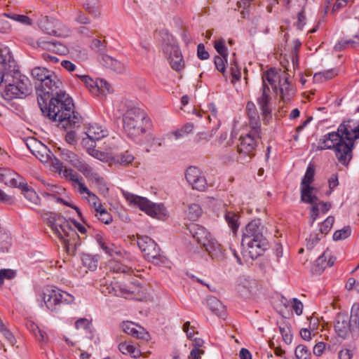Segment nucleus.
<instances>
[{
	"label": "nucleus",
	"instance_id": "31",
	"mask_svg": "<svg viewBox=\"0 0 359 359\" xmlns=\"http://www.w3.org/2000/svg\"><path fill=\"white\" fill-rule=\"evenodd\" d=\"M350 36H352L353 39L348 40H341L337 44L335 45L334 49L337 51H340L342 49L345 48L348 46H351L352 47H355L359 46V31L350 29L349 31Z\"/></svg>",
	"mask_w": 359,
	"mask_h": 359
},
{
	"label": "nucleus",
	"instance_id": "22",
	"mask_svg": "<svg viewBox=\"0 0 359 359\" xmlns=\"http://www.w3.org/2000/svg\"><path fill=\"white\" fill-rule=\"evenodd\" d=\"M246 113L249 118V125L253 133L257 134L258 130H261L260 118L258 111L254 102L250 101L246 104Z\"/></svg>",
	"mask_w": 359,
	"mask_h": 359
},
{
	"label": "nucleus",
	"instance_id": "36",
	"mask_svg": "<svg viewBox=\"0 0 359 359\" xmlns=\"http://www.w3.org/2000/svg\"><path fill=\"white\" fill-rule=\"evenodd\" d=\"M57 149L59 151V155L61 157V158L64 161H66L70 163L74 167L80 161V158H79V156L74 152H72L68 149H62L60 147H58Z\"/></svg>",
	"mask_w": 359,
	"mask_h": 359
},
{
	"label": "nucleus",
	"instance_id": "15",
	"mask_svg": "<svg viewBox=\"0 0 359 359\" xmlns=\"http://www.w3.org/2000/svg\"><path fill=\"white\" fill-rule=\"evenodd\" d=\"M17 67V62L10 48L0 43V68L4 71H13Z\"/></svg>",
	"mask_w": 359,
	"mask_h": 359
},
{
	"label": "nucleus",
	"instance_id": "3",
	"mask_svg": "<svg viewBox=\"0 0 359 359\" xmlns=\"http://www.w3.org/2000/svg\"><path fill=\"white\" fill-rule=\"evenodd\" d=\"M264 226L259 219L250 222L243 231L241 245L246 247L249 257L255 259L269 248V243L264 235Z\"/></svg>",
	"mask_w": 359,
	"mask_h": 359
},
{
	"label": "nucleus",
	"instance_id": "16",
	"mask_svg": "<svg viewBox=\"0 0 359 359\" xmlns=\"http://www.w3.org/2000/svg\"><path fill=\"white\" fill-rule=\"evenodd\" d=\"M261 95L257 98V104L264 116H266L271 114V89L268 84L262 86Z\"/></svg>",
	"mask_w": 359,
	"mask_h": 359
},
{
	"label": "nucleus",
	"instance_id": "10",
	"mask_svg": "<svg viewBox=\"0 0 359 359\" xmlns=\"http://www.w3.org/2000/svg\"><path fill=\"white\" fill-rule=\"evenodd\" d=\"M123 194L130 203L137 206L141 210L145 212L151 217L160 218L164 215L165 209L163 204L153 203L146 198L126 191H123Z\"/></svg>",
	"mask_w": 359,
	"mask_h": 359
},
{
	"label": "nucleus",
	"instance_id": "24",
	"mask_svg": "<svg viewBox=\"0 0 359 359\" xmlns=\"http://www.w3.org/2000/svg\"><path fill=\"white\" fill-rule=\"evenodd\" d=\"M189 230L193 238L196 239L198 243L202 245L212 238L210 233L206 229L198 224H191L189 226Z\"/></svg>",
	"mask_w": 359,
	"mask_h": 359
},
{
	"label": "nucleus",
	"instance_id": "40",
	"mask_svg": "<svg viewBox=\"0 0 359 359\" xmlns=\"http://www.w3.org/2000/svg\"><path fill=\"white\" fill-rule=\"evenodd\" d=\"M11 245V237L8 232L0 229V252L8 251Z\"/></svg>",
	"mask_w": 359,
	"mask_h": 359
},
{
	"label": "nucleus",
	"instance_id": "6",
	"mask_svg": "<svg viewBox=\"0 0 359 359\" xmlns=\"http://www.w3.org/2000/svg\"><path fill=\"white\" fill-rule=\"evenodd\" d=\"M32 92V85L29 79L21 74L18 67L6 74L5 85L1 90L2 97L7 100L24 98Z\"/></svg>",
	"mask_w": 359,
	"mask_h": 359
},
{
	"label": "nucleus",
	"instance_id": "14",
	"mask_svg": "<svg viewBox=\"0 0 359 359\" xmlns=\"http://www.w3.org/2000/svg\"><path fill=\"white\" fill-rule=\"evenodd\" d=\"M163 52L165 55H169L168 60L172 69L180 72L184 69L183 57L177 46L168 43L164 46Z\"/></svg>",
	"mask_w": 359,
	"mask_h": 359
},
{
	"label": "nucleus",
	"instance_id": "45",
	"mask_svg": "<svg viewBox=\"0 0 359 359\" xmlns=\"http://www.w3.org/2000/svg\"><path fill=\"white\" fill-rule=\"evenodd\" d=\"M279 331L283 337V341L290 344L292 341V334L291 333L290 325L285 322H283L279 325Z\"/></svg>",
	"mask_w": 359,
	"mask_h": 359
},
{
	"label": "nucleus",
	"instance_id": "51",
	"mask_svg": "<svg viewBox=\"0 0 359 359\" xmlns=\"http://www.w3.org/2000/svg\"><path fill=\"white\" fill-rule=\"evenodd\" d=\"M7 17L8 18L18 22L24 25H32V20L28 16L25 15H19L13 13H8Z\"/></svg>",
	"mask_w": 359,
	"mask_h": 359
},
{
	"label": "nucleus",
	"instance_id": "50",
	"mask_svg": "<svg viewBox=\"0 0 359 359\" xmlns=\"http://www.w3.org/2000/svg\"><path fill=\"white\" fill-rule=\"evenodd\" d=\"M315 170L313 166L309 165L307 167L306 173L302 180L301 187L304 186H311L313 181Z\"/></svg>",
	"mask_w": 359,
	"mask_h": 359
},
{
	"label": "nucleus",
	"instance_id": "4",
	"mask_svg": "<svg viewBox=\"0 0 359 359\" xmlns=\"http://www.w3.org/2000/svg\"><path fill=\"white\" fill-rule=\"evenodd\" d=\"M43 219L50 227L54 234L63 241L67 251L76 250L75 238H79L77 233L72 229L68 220L61 214L53 212H41Z\"/></svg>",
	"mask_w": 359,
	"mask_h": 359
},
{
	"label": "nucleus",
	"instance_id": "46",
	"mask_svg": "<svg viewBox=\"0 0 359 359\" xmlns=\"http://www.w3.org/2000/svg\"><path fill=\"white\" fill-rule=\"evenodd\" d=\"M100 1L83 0V6L88 13L96 15L98 13Z\"/></svg>",
	"mask_w": 359,
	"mask_h": 359
},
{
	"label": "nucleus",
	"instance_id": "7",
	"mask_svg": "<svg viewBox=\"0 0 359 359\" xmlns=\"http://www.w3.org/2000/svg\"><path fill=\"white\" fill-rule=\"evenodd\" d=\"M32 76L34 79L40 81V84L36 88L37 97L48 95L49 92L51 93L53 90L62 87V82L57 76L45 67H34L32 70Z\"/></svg>",
	"mask_w": 359,
	"mask_h": 359
},
{
	"label": "nucleus",
	"instance_id": "49",
	"mask_svg": "<svg viewBox=\"0 0 359 359\" xmlns=\"http://www.w3.org/2000/svg\"><path fill=\"white\" fill-rule=\"evenodd\" d=\"M334 222V218L332 216L327 217L320 225L319 232L323 235H326L332 229Z\"/></svg>",
	"mask_w": 359,
	"mask_h": 359
},
{
	"label": "nucleus",
	"instance_id": "18",
	"mask_svg": "<svg viewBox=\"0 0 359 359\" xmlns=\"http://www.w3.org/2000/svg\"><path fill=\"white\" fill-rule=\"evenodd\" d=\"M335 262V258L332 257L329 251H325L313 264L311 271L316 274H320L328 266H332Z\"/></svg>",
	"mask_w": 359,
	"mask_h": 359
},
{
	"label": "nucleus",
	"instance_id": "58",
	"mask_svg": "<svg viewBox=\"0 0 359 359\" xmlns=\"http://www.w3.org/2000/svg\"><path fill=\"white\" fill-rule=\"evenodd\" d=\"M106 46L105 41H101L99 39H93L90 43L91 49L101 53L102 55L104 54L106 50Z\"/></svg>",
	"mask_w": 359,
	"mask_h": 359
},
{
	"label": "nucleus",
	"instance_id": "55",
	"mask_svg": "<svg viewBox=\"0 0 359 359\" xmlns=\"http://www.w3.org/2000/svg\"><path fill=\"white\" fill-rule=\"evenodd\" d=\"M217 52L219 54V55L223 57H227V48L225 46V40L223 39H219L215 41L214 46Z\"/></svg>",
	"mask_w": 359,
	"mask_h": 359
},
{
	"label": "nucleus",
	"instance_id": "52",
	"mask_svg": "<svg viewBox=\"0 0 359 359\" xmlns=\"http://www.w3.org/2000/svg\"><path fill=\"white\" fill-rule=\"evenodd\" d=\"M351 229L349 226H344L343 229L336 231L333 234L334 241H340L348 238L351 236Z\"/></svg>",
	"mask_w": 359,
	"mask_h": 359
},
{
	"label": "nucleus",
	"instance_id": "54",
	"mask_svg": "<svg viewBox=\"0 0 359 359\" xmlns=\"http://www.w3.org/2000/svg\"><path fill=\"white\" fill-rule=\"evenodd\" d=\"M337 74H338V70L337 69H331L324 71L323 72H319V73L315 74L314 78L316 79H321L322 77H323L324 79L326 81V80H329V79L334 78Z\"/></svg>",
	"mask_w": 359,
	"mask_h": 359
},
{
	"label": "nucleus",
	"instance_id": "21",
	"mask_svg": "<svg viewBox=\"0 0 359 359\" xmlns=\"http://www.w3.org/2000/svg\"><path fill=\"white\" fill-rule=\"evenodd\" d=\"M131 321L123 322L121 325L122 330L137 339L147 340L149 334L142 327H138Z\"/></svg>",
	"mask_w": 359,
	"mask_h": 359
},
{
	"label": "nucleus",
	"instance_id": "27",
	"mask_svg": "<svg viewBox=\"0 0 359 359\" xmlns=\"http://www.w3.org/2000/svg\"><path fill=\"white\" fill-rule=\"evenodd\" d=\"M100 63L107 68H109L117 73H123L125 70L124 65L120 61L114 59L109 55L102 54L100 58Z\"/></svg>",
	"mask_w": 359,
	"mask_h": 359
},
{
	"label": "nucleus",
	"instance_id": "37",
	"mask_svg": "<svg viewBox=\"0 0 359 359\" xmlns=\"http://www.w3.org/2000/svg\"><path fill=\"white\" fill-rule=\"evenodd\" d=\"M224 219L227 222L229 226L232 229L233 233H236L240 226L238 222L239 217L237 213L233 211L226 210L224 214Z\"/></svg>",
	"mask_w": 359,
	"mask_h": 359
},
{
	"label": "nucleus",
	"instance_id": "64",
	"mask_svg": "<svg viewBox=\"0 0 359 359\" xmlns=\"http://www.w3.org/2000/svg\"><path fill=\"white\" fill-rule=\"evenodd\" d=\"M91 327L90 322L86 318H81L75 322V327L79 329H83L85 330H90Z\"/></svg>",
	"mask_w": 359,
	"mask_h": 359
},
{
	"label": "nucleus",
	"instance_id": "23",
	"mask_svg": "<svg viewBox=\"0 0 359 359\" xmlns=\"http://www.w3.org/2000/svg\"><path fill=\"white\" fill-rule=\"evenodd\" d=\"M37 45L39 48L43 50L61 55H65L69 53L67 47L57 41L39 40L37 41Z\"/></svg>",
	"mask_w": 359,
	"mask_h": 359
},
{
	"label": "nucleus",
	"instance_id": "29",
	"mask_svg": "<svg viewBox=\"0 0 359 359\" xmlns=\"http://www.w3.org/2000/svg\"><path fill=\"white\" fill-rule=\"evenodd\" d=\"M135 160L134 155L129 151H125L111 157V164L128 166Z\"/></svg>",
	"mask_w": 359,
	"mask_h": 359
},
{
	"label": "nucleus",
	"instance_id": "41",
	"mask_svg": "<svg viewBox=\"0 0 359 359\" xmlns=\"http://www.w3.org/2000/svg\"><path fill=\"white\" fill-rule=\"evenodd\" d=\"M81 260L83 265L91 271L95 270L97 267V256L91 255L90 254H83Z\"/></svg>",
	"mask_w": 359,
	"mask_h": 359
},
{
	"label": "nucleus",
	"instance_id": "62",
	"mask_svg": "<svg viewBox=\"0 0 359 359\" xmlns=\"http://www.w3.org/2000/svg\"><path fill=\"white\" fill-rule=\"evenodd\" d=\"M0 333L4 335V337L11 345L13 346L16 343L15 337L6 326L0 330Z\"/></svg>",
	"mask_w": 359,
	"mask_h": 359
},
{
	"label": "nucleus",
	"instance_id": "19",
	"mask_svg": "<svg viewBox=\"0 0 359 359\" xmlns=\"http://www.w3.org/2000/svg\"><path fill=\"white\" fill-rule=\"evenodd\" d=\"M334 330L337 334L346 338L349 332H353L348 320V316L345 313H338L335 318Z\"/></svg>",
	"mask_w": 359,
	"mask_h": 359
},
{
	"label": "nucleus",
	"instance_id": "44",
	"mask_svg": "<svg viewBox=\"0 0 359 359\" xmlns=\"http://www.w3.org/2000/svg\"><path fill=\"white\" fill-rule=\"evenodd\" d=\"M202 214V209L197 203H192L189 205L186 212L187 217L191 220L197 219Z\"/></svg>",
	"mask_w": 359,
	"mask_h": 359
},
{
	"label": "nucleus",
	"instance_id": "1",
	"mask_svg": "<svg viewBox=\"0 0 359 359\" xmlns=\"http://www.w3.org/2000/svg\"><path fill=\"white\" fill-rule=\"evenodd\" d=\"M60 88L53 93L37 97V102L43 114L49 119L57 122L58 126L65 129L79 128L82 123V117L74 111V104L72 97Z\"/></svg>",
	"mask_w": 359,
	"mask_h": 359
},
{
	"label": "nucleus",
	"instance_id": "9",
	"mask_svg": "<svg viewBox=\"0 0 359 359\" xmlns=\"http://www.w3.org/2000/svg\"><path fill=\"white\" fill-rule=\"evenodd\" d=\"M261 130L257 134L253 133V130L244 136L239 138L240 144L237 146L238 161L241 163H246L255 156V149L257 147L258 140L261 138Z\"/></svg>",
	"mask_w": 359,
	"mask_h": 359
},
{
	"label": "nucleus",
	"instance_id": "61",
	"mask_svg": "<svg viewBox=\"0 0 359 359\" xmlns=\"http://www.w3.org/2000/svg\"><path fill=\"white\" fill-rule=\"evenodd\" d=\"M8 13H4L0 15V33H6L11 29V25L6 20Z\"/></svg>",
	"mask_w": 359,
	"mask_h": 359
},
{
	"label": "nucleus",
	"instance_id": "63",
	"mask_svg": "<svg viewBox=\"0 0 359 359\" xmlns=\"http://www.w3.org/2000/svg\"><path fill=\"white\" fill-rule=\"evenodd\" d=\"M30 329L39 341H44L46 340V333L41 330L36 324L32 323Z\"/></svg>",
	"mask_w": 359,
	"mask_h": 359
},
{
	"label": "nucleus",
	"instance_id": "33",
	"mask_svg": "<svg viewBox=\"0 0 359 359\" xmlns=\"http://www.w3.org/2000/svg\"><path fill=\"white\" fill-rule=\"evenodd\" d=\"M88 140L95 142L101 140L106 136V131L102 129V127L97 124L90 125L86 132Z\"/></svg>",
	"mask_w": 359,
	"mask_h": 359
},
{
	"label": "nucleus",
	"instance_id": "20",
	"mask_svg": "<svg viewBox=\"0 0 359 359\" xmlns=\"http://www.w3.org/2000/svg\"><path fill=\"white\" fill-rule=\"evenodd\" d=\"M25 180L17 172L10 169H4L0 171V182L11 187L20 188Z\"/></svg>",
	"mask_w": 359,
	"mask_h": 359
},
{
	"label": "nucleus",
	"instance_id": "32",
	"mask_svg": "<svg viewBox=\"0 0 359 359\" xmlns=\"http://www.w3.org/2000/svg\"><path fill=\"white\" fill-rule=\"evenodd\" d=\"M207 304L210 309L215 315L223 317L225 316L226 309L222 303L215 297H210L207 299Z\"/></svg>",
	"mask_w": 359,
	"mask_h": 359
},
{
	"label": "nucleus",
	"instance_id": "5",
	"mask_svg": "<svg viewBox=\"0 0 359 359\" xmlns=\"http://www.w3.org/2000/svg\"><path fill=\"white\" fill-rule=\"evenodd\" d=\"M327 149H334L338 161L345 166L353 157L351 143H346L338 130L328 133L319 139L316 150Z\"/></svg>",
	"mask_w": 359,
	"mask_h": 359
},
{
	"label": "nucleus",
	"instance_id": "17",
	"mask_svg": "<svg viewBox=\"0 0 359 359\" xmlns=\"http://www.w3.org/2000/svg\"><path fill=\"white\" fill-rule=\"evenodd\" d=\"M278 86L280 99L284 102H290L295 94V90L290 82L287 74L283 73L280 77Z\"/></svg>",
	"mask_w": 359,
	"mask_h": 359
},
{
	"label": "nucleus",
	"instance_id": "30",
	"mask_svg": "<svg viewBox=\"0 0 359 359\" xmlns=\"http://www.w3.org/2000/svg\"><path fill=\"white\" fill-rule=\"evenodd\" d=\"M22 194L25 198L34 205H40V198L36 192L25 181L22 184L20 185Z\"/></svg>",
	"mask_w": 359,
	"mask_h": 359
},
{
	"label": "nucleus",
	"instance_id": "28",
	"mask_svg": "<svg viewBox=\"0 0 359 359\" xmlns=\"http://www.w3.org/2000/svg\"><path fill=\"white\" fill-rule=\"evenodd\" d=\"M74 167L82 172L86 177L91 180L92 181H102V177L100 175L94 171L89 165L81 160H80Z\"/></svg>",
	"mask_w": 359,
	"mask_h": 359
},
{
	"label": "nucleus",
	"instance_id": "13",
	"mask_svg": "<svg viewBox=\"0 0 359 359\" xmlns=\"http://www.w3.org/2000/svg\"><path fill=\"white\" fill-rule=\"evenodd\" d=\"M337 130L346 143H351L353 150L354 141L359 138V121L355 120L343 121L338 126Z\"/></svg>",
	"mask_w": 359,
	"mask_h": 359
},
{
	"label": "nucleus",
	"instance_id": "34",
	"mask_svg": "<svg viewBox=\"0 0 359 359\" xmlns=\"http://www.w3.org/2000/svg\"><path fill=\"white\" fill-rule=\"evenodd\" d=\"M314 187L311 186H304L301 187V201L305 203L314 204L318 201L316 196L313 194Z\"/></svg>",
	"mask_w": 359,
	"mask_h": 359
},
{
	"label": "nucleus",
	"instance_id": "35",
	"mask_svg": "<svg viewBox=\"0 0 359 359\" xmlns=\"http://www.w3.org/2000/svg\"><path fill=\"white\" fill-rule=\"evenodd\" d=\"M95 216L99 219L101 222L109 224L112 222V216L107 211V210L102 207L101 203H100L95 208Z\"/></svg>",
	"mask_w": 359,
	"mask_h": 359
},
{
	"label": "nucleus",
	"instance_id": "48",
	"mask_svg": "<svg viewBox=\"0 0 359 359\" xmlns=\"http://www.w3.org/2000/svg\"><path fill=\"white\" fill-rule=\"evenodd\" d=\"M227 62V57H223L221 55H216L214 58V63L216 69L222 74L224 76H226V63Z\"/></svg>",
	"mask_w": 359,
	"mask_h": 359
},
{
	"label": "nucleus",
	"instance_id": "53",
	"mask_svg": "<svg viewBox=\"0 0 359 359\" xmlns=\"http://www.w3.org/2000/svg\"><path fill=\"white\" fill-rule=\"evenodd\" d=\"M294 353L297 359H311V354L304 345L297 346Z\"/></svg>",
	"mask_w": 359,
	"mask_h": 359
},
{
	"label": "nucleus",
	"instance_id": "60",
	"mask_svg": "<svg viewBox=\"0 0 359 359\" xmlns=\"http://www.w3.org/2000/svg\"><path fill=\"white\" fill-rule=\"evenodd\" d=\"M15 276V271L12 269L0 270V286L4 284V279L11 280Z\"/></svg>",
	"mask_w": 359,
	"mask_h": 359
},
{
	"label": "nucleus",
	"instance_id": "39",
	"mask_svg": "<svg viewBox=\"0 0 359 359\" xmlns=\"http://www.w3.org/2000/svg\"><path fill=\"white\" fill-rule=\"evenodd\" d=\"M118 349L123 354H129L133 358H138L141 355L139 349L126 342L121 343L118 345Z\"/></svg>",
	"mask_w": 359,
	"mask_h": 359
},
{
	"label": "nucleus",
	"instance_id": "59",
	"mask_svg": "<svg viewBox=\"0 0 359 359\" xmlns=\"http://www.w3.org/2000/svg\"><path fill=\"white\" fill-rule=\"evenodd\" d=\"M323 238L320 233H315L310 236L307 241L306 248L307 250H312L314 245L318 243Z\"/></svg>",
	"mask_w": 359,
	"mask_h": 359
},
{
	"label": "nucleus",
	"instance_id": "2",
	"mask_svg": "<svg viewBox=\"0 0 359 359\" xmlns=\"http://www.w3.org/2000/svg\"><path fill=\"white\" fill-rule=\"evenodd\" d=\"M122 123L126 135L135 139L147 133L151 119L144 110L131 101L122 104Z\"/></svg>",
	"mask_w": 359,
	"mask_h": 359
},
{
	"label": "nucleus",
	"instance_id": "26",
	"mask_svg": "<svg viewBox=\"0 0 359 359\" xmlns=\"http://www.w3.org/2000/svg\"><path fill=\"white\" fill-rule=\"evenodd\" d=\"M56 24H57V21L53 20L51 18H49L48 16H41V18L39 20L38 25L40 29L45 33L59 36L60 34L58 33V31L55 29Z\"/></svg>",
	"mask_w": 359,
	"mask_h": 359
},
{
	"label": "nucleus",
	"instance_id": "8",
	"mask_svg": "<svg viewBox=\"0 0 359 359\" xmlns=\"http://www.w3.org/2000/svg\"><path fill=\"white\" fill-rule=\"evenodd\" d=\"M43 299L48 310L57 313L63 306L73 303L74 297L71 294L54 287L45 290Z\"/></svg>",
	"mask_w": 359,
	"mask_h": 359
},
{
	"label": "nucleus",
	"instance_id": "43",
	"mask_svg": "<svg viewBox=\"0 0 359 359\" xmlns=\"http://www.w3.org/2000/svg\"><path fill=\"white\" fill-rule=\"evenodd\" d=\"M276 73L274 69H269L262 76V85L268 84L271 86L273 88L276 89Z\"/></svg>",
	"mask_w": 359,
	"mask_h": 359
},
{
	"label": "nucleus",
	"instance_id": "56",
	"mask_svg": "<svg viewBox=\"0 0 359 359\" xmlns=\"http://www.w3.org/2000/svg\"><path fill=\"white\" fill-rule=\"evenodd\" d=\"M88 154L90 156L95 157V158H97L101 161L107 162L109 160V155L103 151H100L95 149H91V148H89L88 149Z\"/></svg>",
	"mask_w": 359,
	"mask_h": 359
},
{
	"label": "nucleus",
	"instance_id": "11",
	"mask_svg": "<svg viewBox=\"0 0 359 359\" xmlns=\"http://www.w3.org/2000/svg\"><path fill=\"white\" fill-rule=\"evenodd\" d=\"M137 245L144 257L149 262L156 264L163 263V257L161 255V248L158 244L150 237L142 236L137 237Z\"/></svg>",
	"mask_w": 359,
	"mask_h": 359
},
{
	"label": "nucleus",
	"instance_id": "57",
	"mask_svg": "<svg viewBox=\"0 0 359 359\" xmlns=\"http://www.w3.org/2000/svg\"><path fill=\"white\" fill-rule=\"evenodd\" d=\"M95 87L98 90V95L105 94L111 92L110 84L104 79H97V83Z\"/></svg>",
	"mask_w": 359,
	"mask_h": 359
},
{
	"label": "nucleus",
	"instance_id": "12",
	"mask_svg": "<svg viewBox=\"0 0 359 359\" xmlns=\"http://www.w3.org/2000/svg\"><path fill=\"white\" fill-rule=\"evenodd\" d=\"M185 178L193 189L204 191L208 187L204 173L196 166H190L187 169Z\"/></svg>",
	"mask_w": 359,
	"mask_h": 359
},
{
	"label": "nucleus",
	"instance_id": "47",
	"mask_svg": "<svg viewBox=\"0 0 359 359\" xmlns=\"http://www.w3.org/2000/svg\"><path fill=\"white\" fill-rule=\"evenodd\" d=\"M58 168H60V173L62 174L63 177L69 181L77 183L80 180L79 175L72 168H65V169L62 170V163H60Z\"/></svg>",
	"mask_w": 359,
	"mask_h": 359
},
{
	"label": "nucleus",
	"instance_id": "25",
	"mask_svg": "<svg viewBox=\"0 0 359 359\" xmlns=\"http://www.w3.org/2000/svg\"><path fill=\"white\" fill-rule=\"evenodd\" d=\"M203 246L212 259L219 260L224 257L221 245L215 238H210Z\"/></svg>",
	"mask_w": 359,
	"mask_h": 359
},
{
	"label": "nucleus",
	"instance_id": "38",
	"mask_svg": "<svg viewBox=\"0 0 359 359\" xmlns=\"http://www.w3.org/2000/svg\"><path fill=\"white\" fill-rule=\"evenodd\" d=\"M75 76L81 80L93 94L98 95V90L95 87L97 83V79L93 80L88 75L75 74Z\"/></svg>",
	"mask_w": 359,
	"mask_h": 359
},
{
	"label": "nucleus",
	"instance_id": "42",
	"mask_svg": "<svg viewBox=\"0 0 359 359\" xmlns=\"http://www.w3.org/2000/svg\"><path fill=\"white\" fill-rule=\"evenodd\" d=\"M95 241L100 247V248L106 253L109 255H112L114 253V244L107 243L104 238L100 233L95 235Z\"/></svg>",
	"mask_w": 359,
	"mask_h": 359
}]
</instances>
